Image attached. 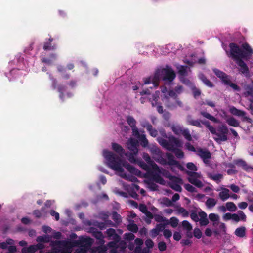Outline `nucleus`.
<instances>
[{
  "label": "nucleus",
  "instance_id": "f257e3e1",
  "mask_svg": "<svg viewBox=\"0 0 253 253\" xmlns=\"http://www.w3.org/2000/svg\"><path fill=\"white\" fill-rule=\"evenodd\" d=\"M229 47L230 49L229 56L232 57L239 66V71L245 76L249 75V67L243 59L248 60L252 56L253 50L250 45L247 43H244L242 44L243 49H241L236 43L231 42L229 44Z\"/></svg>",
  "mask_w": 253,
  "mask_h": 253
},
{
  "label": "nucleus",
  "instance_id": "f03ea898",
  "mask_svg": "<svg viewBox=\"0 0 253 253\" xmlns=\"http://www.w3.org/2000/svg\"><path fill=\"white\" fill-rule=\"evenodd\" d=\"M103 155L110 168L120 172H124V169L122 167V161L119 156L108 150L103 151Z\"/></svg>",
  "mask_w": 253,
  "mask_h": 253
},
{
  "label": "nucleus",
  "instance_id": "7ed1b4c3",
  "mask_svg": "<svg viewBox=\"0 0 253 253\" xmlns=\"http://www.w3.org/2000/svg\"><path fill=\"white\" fill-rule=\"evenodd\" d=\"M166 140L162 137H158V142L164 148L168 151H171L175 148H180L182 146V143L180 140L174 136L171 135L168 137Z\"/></svg>",
  "mask_w": 253,
  "mask_h": 253
},
{
  "label": "nucleus",
  "instance_id": "20e7f679",
  "mask_svg": "<svg viewBox=\"0 0 253 253\" xmlns=\"http://www.w3.org/2000/svg\"><path fill=\"white\" fill-rule=\"evenodd\" d=\"M190 215L191 219L194 221L196 222L199 221L201 226H206L209 223L207 214L203 211L199 212L198 215L195 211H192Z\"/></svg>",
  "mask_w": 253,
  "mask_h": 253
},
{
  "label": "nucleus",
  "instance_id": "39448f33",
  "mask_svg": "<svg viewBox=\"0 0 253 253\" xmlns=\"http://www.w3.org/2000/svg\"><path fill=\"white\" fill-rule=\"evenodd\" d=\"M228 129L225 125H222L218 126L216 134V137H214V140L217 142L226 141L228 139L227 134Z\"/></svg>",
  "mask_w": 253,
  "mask_h": 253
},
{
  "label": "nucleus",
  "instance_id": "423d86ee",
  "mask_svg": "<svg viewBox=\"0 0 253 253\" xmlns=\"http://www.w3.org/2000/svg\"><path fill=\"white\" fill-rule=\"evenodd\" d=\"M166 156L168 160L166 161L165 159H162L160 162L161 164L164 165L174 166L181 171L184 170V168L183 166L178 161L174 159V157L171 153H167Z\"/></svg>",
  "mask_w": 253,
  "mask_h": 253
},
{
  "label": "nucleus",
  "instance_id": "0eeeda50",
  "mask_svg": "<svg viewBox=\"0 0 253 253\" xmlns=\"http://www.w3.org/2000/svg\"><path fill=\"white\" fill-rule=\"evenodd\" d=\"M160 76L161 71L160 70L156 71L153 77L150 76L144 80V84H148L152 83L153 87H150V88L152 89L153 87H157L159 84Z\"/></svg>",
  "mask_w": 253,
  "mask_h": 253
},
{
  "label": "nucleus",
  "instance_id": "6e6552de",
  "mask_svg": "<svg viewBox=\"0 0 253 253\" xmlns=\"http://www.w3.org/2000/svg\"><path fill=\"white\" fill-rule=\"evenodd\" d=\"M196 154L202 159L205 164H209L211 153L208 149L198 148L197 149Z\"/></svg>",
  "mask_w": 253,
  "mask_h": 253
},
{
  "label": "nucleus",
  "instance_id": "1a4fd4ad",
  "mask_svg": "<svg viewBox=\"0 0 253 253\" xmlns=\"http://www.w3.org/2000/svg\"><path fill=\"white\" fill-rule=\"evenodd\" d=\"M161 72L164 74L163 80L169 82H172L175 78L176 75L174 71L171 67L167 66L166 68H164Z\"/></svg>",
  "mask_w": 253,
  "mask_h": 253
},
{
  "label": "nucleus",
  "instance_id": "9d476101",
  "mask_svg": "<svg viewBox=\"0 0 253 253\" xmlns=\"http://www.w3.org/2000/svg\"><path fill=\"white\" fill-rule=\"evenodd\" d=\"M230 112L235 116L243 117V121H247L250 123L252 121L250 118L246 116V113L244 111L238 109L234 106L230 108Z\"/></svg>",
  "mask_w": 253,
  "mask_h": 253
},
{
  "label": "nucleus",
  "instance_id": "9b49d317",
  "mask_svg": "<svg viewBox=\"0 0 253 253\" xmlns=\"http://www.w3.org/2000/svg\"><path fill=\"white\" fill-rule=\"evenodd\" d=\"M138 142L134 138H130L127 142V148L130 152H133L134 154H138Z\"/></svg>",
  "mask_w": 253,
  "mask_h": 253
},
{
  "label": "nucleus",
  "instance_id": "f8f14e48",
  "mask_svg": "<svg viewBox=\"0 0 253 253\" xmlns=\"http://www.w3.org/2000/svg\"><path fill=\"white\" fill-rule=\"evenodd\" d=\"M141 126L146 128L151 136L156 137L158 135V131L153 128L152 125L149 122L145 121L142 122Z\"/></svg>",
  "mask_w": 253,
  "mask_h": 253
},
{
  "label": "nucleus",
  "instance_id": "ddd939ff",
  "mask_svg": "<svg viewBox=\"0 0 253 253\" xmlns=\"http://www.w3.org/2000/svg\"><path fill=\"white\" fill-rule=\"evenodd\" d=\"M235 165L240 166L242 169L247 172L253 171V167L249 165L246 161L242 159H237L234 160Z\"/></svg>",
  "mask_w": 253,
  "mask_h": 253
},
{
  "label": "nucleus",
  "instance_id": "4468645a",
  "mask_svg": "<svg viewBox=\"0 0 253 253\" xmlns=\"http://www.w3.org/2000/svg\"><path fill=\"white\" fill-rule=\"evenodd\" d=\"M143 158L148 165L151 166V168L156 170H159V166L151 159L149 155L147 153H144L143 155Z\"/></svg>",
  "mask_w": 253,
  "mask_h": 253
},
{
  "label": "nucleus",
  "instance_id": "2eb2a0df",
  "mask_svg": "<svg viewBox=\"0 0 253 253\" xmlns=\"http://www.w3.org/2000/svg\"><path fill=\"white\" fill-rule=\"evenodd\" d=\"M123 166L131 174L138 176L141 174V172L139 170L128 163H124Z\"/></svg>",
  "mask_w": 253,
  "mask_h": 253
},
{
  "label": "nucleus",
  "instance_id": "dca6fc26",
  "mask_svg": "<svg viewBox=\"0 0 253 253\" xmlns=\"http://www.w3.org/2000/svg\"><path fill=\"white\" fill-rule=\"evenodd\" d=\"M92 235L97 239V243L99 245H103L105 243L104 240V236L101 231H98L97 229H93Z\"/></svg>",
  "mask_w": 253,
  "mask_h": 253
},
{
  "label": "nucleus",
  "instance_id": "f3484780",
  "mask_svg": "<svg viewBox=\"0 0 253 253\" xmlns=\"http://www.w3.org/2000/svg\"><path fill=\"white\" fill-rule=\"evenodd\" d=\"M162 174L164 177L168 178L171 182H180L182 181L181 178L172 175L168 170H164L162 171Z\"/></svg>",
  "mask_w": 253,
  "mask_h": 253
},
{
  "label": "nucleus",
  "instance_id": "a211bd4d",
  "mask_svg": "<svg viewBox=\"0 0 253 253\" xmlns=\"http://www.w3.org/2000/svg\"><path fill=\"white\" fill-rule=\"evenodd\" d=\"M112 149L120 156H123L125 154L123 148L117 143H112Z\"/></svg>",
  "mask_w": 253,
  "mask_h": 253
},
{
  "label": "nucleus",
  "instance_id": "6ab92c4d",
  "mask_svg": "<svg viewBox=\"0 0 253 253\" xmlns=\"http://www.w3.org/2000/svg\"><path fill=\"white\" fill-rule=\"evenodd\" d=\"M214 72L215 75L221 79L224 84H225L226 81H228L229 79V76L222 71L218 69H215Z\"/></svg>",
  "mask_w": 253,
  "mask_h": 253
},
{
  "label": "nucleus",
  "instance_id": "aec40b11",
  "mask_svg": "<svg viewBox=\"0 0 253 253\" xmlns=\"http://www.w3.org/2000/svg\"><path fill=\"white\" fill-rule=\"evenodd\" d=\"M168 95L171 98H172L176 102L177 105L180 107H183L182 102L179 100L177 94L173 90H170L168 91Z\"/></svg>",
  "mask_w": 253,
  "mask_h": 253
},
{
  "label": "nucleus",
  "instance_id": "412c9836",
  "mask_svg": "<svg viewBox=\"0 0 253 253\" xmlns=\"http://www.w3.org/2000/svg\"><path fill=\"white\" fill-rule=\"evenodd\" d=\"M152 178L153 181L160 184L161 185H164L165 184V180L161 177L160 175L158 173H154L152 174Z\"/></svg>",
  "mask_w": 253,
  "mask_h": 253
},
{
  "label": "nucleus",
  "instance_id": "4be33fe9",
  "mask_svg": "<svg viewBox=\"0 0 253 253\" xmlns=\"http://www.w3.org/2000/svg\"><path fill=\"white\" fill-rule=\"evenodd\" d=\"M165 105L167 108L171 110L174 109L178 106L175 101L174 102H172L171 99L168 97L166 98V102Z\"/></svg>",
  "mask_w": 253,
  "mask_h": 253
},
{
  "label": "nucleus",
  "instance_id": "5701e85b",
  "mask_svg": "<svg viewBox=\"0 0 253 253\" xmlns=\"http://www.w3.org/2000/svg\"><path fill=\"white\" fill-rule=\"evenodd\" d=\"M201 123L205 126L209 130L211 133L216 135L217 131L213 126L210 125V122L207 121H201Z\"/></svg>",
  "mask_w": 253,
  "mask_h": 253
},
{
  "label": "nucleus",
  "instance_id": "b1692460",
  "mask_svg": "<svg viewBox=\"0 0 253 253\" xmlns=\"http://www.w3.org/2000/svg\"><path fill=\"white\" fill-rule=\"evenodd\" d=\"M199 78L204 83V84L207 86L211 88L214 86L213 84L209 80H208L204 74H201L199 75Z\"/></svg>",
  "mask_w": 253,
  "mask_h": 253
},
{
  "label": "nucleus",
  "instance_id": "393cba45",
  "mask_svg": "<svg viewBox=\"0 0 253 253\" xmlns=\"http://www.w3.org/2000/svg\"><path fill=\"white\" fill-rule=\"evenodd\" d=\"M106 232L108 237H111L112 236H114V239L116 241H118L120 239V237L118 235H117L116 233V231L115 229L113 228H109L106 230Z\"/></svg>",
  "mask_w": 253,
  "mask_h": 253
},
{
  "label": "nucleus",
  "instance_id": "a878e982",
  "mask_svg": "<svg viewBox=\"0 0 253 253\" xmlns=\"http://www.w3.org/2000/svg\"><path fill=\"white\" fill-rule=\"evenodd\" d=\"M187 122L190 125L196 126L199 128H201L202 127V125H201L200 122L198 120H193L191 116H188Z\"/></svg>",
  "mask_w": 253,
  "mask_h": 253
},
{
  "label": "nucleus",
  "instance_id": "bb28decb",
  "mask_svg": "<svg viewBox=\"0 0 253 253\" xmlns=\"http://www.w3.org/2000/svg\"><path fill=\"white\" fill-rule=\"evenodd\" d=\"M51 238L49 235L39 236L37 237L36 241L41 243H48L50 241Z\"/></svg>",
  "mask_w": 253,
  "mask_h": 253
},
{
  "label": "nucleus",
  "instance_id": "cd10ccee",
  "mask_svg": "<svg viewBox=\"0 0 253 253\" xmlns=\"http://www.w3.org/2000/svg\"><path fill=\"white\" fill-rule=\"evenodd\" d=\"M137 154H134L133 152H127V153H125L124 155H125L128 158V159L130 162L134 163H138V161L135 158V156Z\"/></svg>",
  "mask_w": 253,
  "mask_h": 253
},
{
  "label": "nucleus",
  "instance_id": "c85d7f7f",
  "mask_svg": "<svg viewBox=\"0 0 253 253\" xmlns=\"http://www.w3.org/2000/svg\"><path fill=\"white\" fill-rule=\"evenodd\" d=\"M201 115H202L204 117L208 119L209 120L212 121L214 123H218V120L214 116L211 115L210 113L205 112L201 111L200 112Z\"/></svg>",
  "mask_w": 253,
  "mask_h": 253
},
{
  "label": "nucleus",
  "instance_id": "c756f323",
  "mask_svg": "<svg viewBox=\"0 0 253 253\" xmlns=\"http://www.w3.org/2000/svg\"><path fill=\"white\" fill-rule=\"evenodd\" d=\"M188 180L190 183L198 188H201L203 186L202 182L196 178L190 177L188 178Z\"/></svg>",
  "mask_w": 253,
  "mask_h": 253
},
{
  "label": "nucleus",
  "instance_id": "7c9ffc66",
  "mask_svg": "<svg viewBox=\"0 0 253 253\" xmlns=\"http://www.w3.org/2000/svg\"><path fill=\"white\" fill-rule=\"evenodd\" d=\"M112 218L117 225L122 222V217L116 211L112 212Z\"/></svg>",
  "mask_w": 253,
  "mask_h": 253
},
{
  "label": "nucleus",
  "instance_id": "2f4dec72",
  "mask_svg": "<svg viewBox=\"0 0 253 253\" xmlns=\"http://www.w3.org/2000/svg\"><path fill=\"white\" fill-rule=\"evenodd\" d=\"M227 123L230 126L237 127L239 126V122L234 117H231L226 120Z\"/></svg>",
  "mask_w": 253,
  "mask_h": 253
},
{
  "label": "nucleus",
  "instance_id": "473e14b6",
  "mask_svg": "<svg viewBox=\"0 0 253 253\" xmlns=\"http://www.w3.org/2000/svg\"><path fill=\"white\" fill-rule=\"evenodd\" d=\"M229 190L228 189L225 188L224 190L220 192L219 194V197L223 200L225 201L227 199H228L230 195L229 194Z\"/></svg>",
  "mask_w": 253,
  "mask_h": 253
},
{
  "label": "nucleus",
  "instance_id": "72a5a7b5",
  "mask_svg": "<svg viewBox=\"0 0 253 253\" xmlns=\"http://www.w3.org/2000/svg\"><path fill=\"white\" fill-rule=\"evenodd\" d=\"M217 203V201L212 198H208L205 204L207 208H212L215 206Z\"/></svg>",
  "mask_w": 253,
  "mask_h": 253
},
{
  "label": "nucleus",
  "instance_id": "f704fd0d",
  "mask_svg": "<svg viewBox=\"0 0 253 253\" xmlns=\"http://www.w3.org/2000/svg\"><path fill=\"white\" fill-rule=\"evenodd\" d=\"M235 234L239 237H244L246 235V228L244 227L237 228L235 231Z\"/></svg>",
  "mask_w": 253,
  "mask_h": 253
},
{
  "label": "nucleus",
  "instance_id": "c9c22d12",
  "mask_svg": "<svg viewBox=\"0 0 253 253\" xmlns=\"http://www.w3.org/2000/svg\"><path fill=\"white\" fill-rule=\"evenodd\" d=\"M208 176L209 178L216 181L217 183H218L220 180L223 178V175L221 174L212 175L211 173H208Z\"/></svg>",
  "mask_w": 253,
  "mask_h": 253
},
{
  "label": "nucleus",
  "instance_id": "e433bc0d",
  "mask_svg": "<svg viewBox=\"0 0 253 253\" xmlns=\"http://www.w3.org/2000/svg\"><path fill=\"white\" fill-rule=\"evenodd\" d=\"M182 183V181L180 182H171V183L169 186L173 190L180 192L182 191V188L179 184H181Z\"/></svg>",
  "mask_w": 253,
  "mask_h": 253
},
{
  "label": "nucleus",
  "instance_id": "4c0bfd02",
  "mask_svg": "<svg viewBox=\"0 0 253 253\" xmlns=\"http://www.w3.org/2000/svg\"><path fill=\"white\" fill-rule=\"evenodd\" d=\"M37 251V249L35 245L29 246L27 248H23L22 252L23 253H34Z\"/></svg>",
  "mask_w": 253,
  "mask_h": 253
},
{
  "label": "nucleus",
  "instance_id": "58836bf2",
  "mask_svg": "<svg viewBox=\"0 0 253 253\" xmlns=\"http://www.w3.org/2000/svg\"><path fill=\"white\" fill-rule=\"evenodd\" d=\"M175 154V156L178 159H182L184 156V152L179 148H175L174 149L171 151Z\"/></svg>",
  "mask_w": 253,
  "mask_h": 253
},
{
  "label": "nucleus",
  "instance_id": "ea45409f",
  "mask_svg": "<svg viewBox=\"0 0 253 253\" xmlns=\"http://www.w3.org/2000/svg\"><path fill=\"white\" fill-rule=\"evenodd\" d=\"M138 164L139 165V166L144 170L147 172H149L151 171V166L148 164H146L143 161H138Z\"/></svg>",
  "mask_w": 253,
  "mask_h": 253
},
{
  "label": "nucleus",
  "instance_id": "a19ab883",
  "mask_svg": "<svg viewBox=\"0 0 253 253\" xmlns=\"http://www.w3.org/2000/svg\"><path fill=\"white\" fill-rule=\"evenodd\" d=\"M224 84L230 86L234 90H236L237 91H240L241 90L240 87L236 84L232 83L230 80V79L228 81H226V83Z\"/></svg>",
  "mask_w": 253,
  "mask_h": 253
},
{
  "label": "nucleus",
  "instance_id": "79ce46f5",
  "mask_svg": "<svg viewBox=\"0 0 253 253\" xmlns=\"http://www.w3.org/2000/svg\"><path fill=\"white\" fill-rule=\"evenodd\" d=\"M140 141L141 145L144 147H146L148 145V140L146 137L145 134H141L139 138H138Z\"/></svg>",
  "mask_w": 253,
  "mask_h": 253
},
{
  "label": "nucleus",
  "instance_id": "37998d69",
  "mask_svg": "<svg viewBox=\"0 0 253 253\" xmlns=\"http://www.w3.org/2000/svg\"><path fill=\"white\" fill-rule=\"evenodd\" d=\"M146 183L148 185V188L151 191H157L158 190V186L154 182L150 180L146 181Z\"/></svg>",
  "mask_w": 253,
  "mask_h": 253
},
{
  "label": "nucleus",
  "instance_id": "c03bdc74",
  "mask_svg": "<svg viewBox=\"0 0 253 253\" xmlns=\"http://www.w3.org/2000/svg\"><path fill=\"white\" fill-rule=\"evenodd\" d=\"M227 209L231 212L235 211L237 210V207L236 205L232 202H227L226 204Z\"/></svg>",
  "mask_w": 253,
  "mask_h": 253
},
{
  "label": "nucleus",
  "instance_id": "a18cd8bd",
  "mask_svg": "<svg viewBox=\"0 0 253 253\" xmlns=\"http://www.w3.org/2000/svg\"><path fill=\"white\" fill-rule=\"evenodd\" d=\"M173 132L176 135H180L182 134V131L184 128H183L179 126L173 125L171 127Z\"/></svg>",
  "mask_w": 253,
  "mask_h": 253
},
{
  "label": "nucleus",
  "instance_id": "49530a36",
  "mask_svg": "<svg viewBox=\"0 0 253 253\" xmlns=\"http://www.w3.org/2000/svg\"><path fill=\"white\" fill-rule=\"evenodd\" d=\"M181 134L187 141H190L192 140V136L190 133V131L188 128H184L182 131Z\"/></svg>",
  "mask_w": 253,
  "mask_h": 253
},
{
  "label": "nucleus",
  "instance_id": "de8ad7c7",
  "mask_svg": "<svg viewBox=\"0 0 253 253\" xmlns=\"http://www.w3.org/2000/svg\"><path fill=\"white\" fill-rule=\"evenodd\" d=\"M82 242L84 244V246L88 249L90 247L92 244V239L89 237L84 238L82 240Z\"/></svg>",
  "mask_w": 253,
  "mask_h": 253
},
{
  "label": "nucleus",
  "instance_id": "09e8293b",
  "mask_svg": "<svg viewBox=\"0 0 253 253\" xmlns=\"http://www.w3.org/2000/svg\"><path fill=\"white\" fill-rule=\"evenodd\" d=\"M126 121L128 124L131 127L136 126V122L134 118L131 116H128L126 117Z\"/></svg>",
  "mask_w": 253,
  "mask_h": 253
},
{
  "label": "nucleus",
  "instance_id": "8fccbe9b",
  "mask_svg": "<svg viewBox=\"0 0 253 253\" xmlns=\"http://www.w3.org/2000/svg\"><path fill=\"white\" fill-rule=\"evenodd\" d=\"M169 224V221L167 220V222H165L164 223H159L156 225V228L157 229L158 232L160 233V232L165 230L166 226Z\"/></svg>",
  "mask_w": 253,
  "mask_h": 253
},
{
  "label": "nucleus",
  "instance_id": "3c124183",
  "mask_svg": "<svg viewBox=\"0 0 253 253\" xmlns=\"http://www.w3.org/2000/svg\"><path fill=\"white\" fill-rule=\"evenodd\" d=\"M127 228L129 231L133 233H136L138 230V227L137 225L134 223L129 224L127 226Z\"/></svg>",
  "mask_w": 253,
  "mask_h": 253
},
{
  "label": "nucleus",
  "instance_id": "603ef678",
  "mask_svg": "<svg viewBox=\"0 0 253 253\" xmlns=\"http://www.w3.org/2000/svg\"><path fill=\"white\" fill-rule=\"evenodd\" d=\"M43 48L45 51H47L54 50L56 47L55 46H51V43L50 42H46L44 43Z\"/></svg>",
  "mask_w": 253,
  "mask_h": 253
},
{
  "label": "nucleus",
  "instance_id": "864d4df0",
  "mask_svg": "<svg viewBox=\"0 0 253 253\" xmlns=\"http://www.w3.org/2000/svg\"><path fill=\"white\" fill-rule=\"evenodd\" d=\"M246 91L244 93L245 96H251L253 98V87L248 85L246 88Z\"/></svg>",
  "mask_w": 253,
  "mask_h": 253
},
{
  "label": "nucleus",
  "instance_id": "5fc2aeb1",
  "mask_svg": "<svg viewBox=\"0 0 253 253\" xmlns=\"http://www.w3.org/2000/svg\"><path fill=\"white\" fill-rule=\"evenodd\" d=\"M177 211L179 213L182 214V216L184 217H187L189 215L188 211L183 207H178Z\"/></svg>",
  "mask_w": 253,
  "mask_h": 253
},
{
  "label": "nucleus",
  "instance_id": "6e6d98bb",
  "mask_svg": "<svg viewBox=\"0 0 253 253\" xmlns=\"http://www.w3.org/2000/svg\"><path fill=\"white\" fill-rule=\"evenodd\" d=\"M182 226L187 231H191L192 229L191 224L187 220H184L182 222Z\"/></svg>",
  "mask_w": 253,
  "mask_h": 253
},
{
  "label": "nucleus",
  "instance_id": "4d7b16f0",
  "mask_svg": "<svg viewBox=\"0 0 253 253\" xmlns=\"http://www.w3.org/2000/svg\"><path fill=\"white\" fill-rule=\"evenodd\" d=\"M178 72L180 75L185 76L187 74L186 67L184 66H180L177 67Z\"/></svg>",
  "mask_w": 253,
  "mask_h": 253
},
{
  "label": "nucleus",
  "instance_id": "13d9d810",
  "mask_svg": "<svg viewBox=\"0 0 253 253\" xmlns=\"http://www.w3.org/2000/svg\"><path fill=\"white\" fill-rule=\"evenodd\" d=\"M169 224H170L173 228H175L177 226L178 224V220L176 217H171L169 221Z\"/></svg>",
  "mask_w": 253,
  "mask_h": 253
},
{
  "label": "nucleus",
  "instance_id": "bf43d9fd",
  "mask_svg": "<svg viewBox=\"0 0 253 253\" xmlns=\"http://www.w3.org/2000/svg\"><path fill=\"white\" fill-rule=\"evenodd\" d=\"M121 176L124 178L126 179V180H129L131 182H135L138 181L137 178L132 175L126 176V174H124Z\"/></svg>",
  "mask_w": 253,
  "mask_h": 253
},
{
  "label": "nucleus",
  "instance_id": "052dcab7",
  "mask_svg": "<svg viewBox=\"0 0 253 253\" xmlns=\"http://www.w3.org/2000/svg\"><path fill=\"white\" fill-rule=\"evenodd\" d=\"M94 225L98 228H99L100 230H103L105 228H106V223L104 222H98V221H95L94 223Z\"/></svg>",
  "mask_w": 253,
  "mask_h": 253
},
{
  "label": "nucleus",
  "instance_id": "680f3d73",
  "mask_svg": "<svg viewBox=\"0 0 253 253\" xmlns=\"http://www.w3.org/2000/svg\"><path fill=\"white\" fill-rule=\"evenodd\" d=\"M154 218H155V220L156 222H159V223H161L162 222H167V220H168L165 217H164L163 216H162L160 215H158V214L155 215L154 216Z\"/></svg>",
  "mask_w": 253,
  "mask_h": 253
},
{
  "label": "nucleus",
  "instance_id": "e2e57ef3",
  "mask_svg": "<svg viewBox=\"0 0 253 253\" xmlns=\"http://www.w3.org/2000/svg\"><path fill=\"white\" fill-rule=\"evenodd\" d=\"M202 232L199 228H195L194 229L193 235L195 238L200 239L202 237Z\"/></svg>",
  "mask_w": 253,
  "mask_h": 253
},
{
  "label": "nucleus",
  "instance_id": "0e129e2a",
  "mask_svg": "<svg viewBox=\"0 0 253 253\" xmlns=\"http://www.w3.org/2000/svg\"><path fill=\"white\" fill-rule=\"evenodd\" d=\"M158 247L160 251H164L167 249L166 243L164 241H160L158 243Z\"/></svg>",
  "mask_w": 253,
  "mask_h": 253
},
{
  "label": "nucleus",
  "instance_id": "69168bd1",
  "mask_svg": "<svg viewBox=\"0 0 253 253\" xmlns=\"http://www.w3.org/2000/svg\"><path fill=\"white\" fill-rule=\"evenodd\" d=\"M185 189L190 192H196V188L190 184H185L184 185Z\"/></svg>",
  "mask_w": 253,
  "mask_h": 253
},
{
  "label": "nucleus",
  "instance_id": "338daca9",
  "mask_svg": "<svg viewBox=\"0 0 253 253\" xmlns=\"http://www.w3.org/2000/svg\"><path fill=\"white\" fill-rule=\"evenodd\" d=\"M13 241L11 239H8L6 242H1L0 243V248L2 249H6L8 248V245L12 244Z\"/></svg>",
  "mask_w": 253,
  "mask_h": 253
},
{
  "label": "nucleus",
  "instance_id": "774afa93",
  "mask_svg": "<svg viewBox=\"0 0 253 253\" xmlns=\"http://www.w3.org/2000/svg\"><path fill=\"white\" fill-rule=\"evenodd\" d=\"M186 167L189 170L196 171L197 170V168L196 166L192 162H189L187 163Z\"/></svg>",
  "mask_w": 253,
  "mask_h": 253
}]
</instances>
